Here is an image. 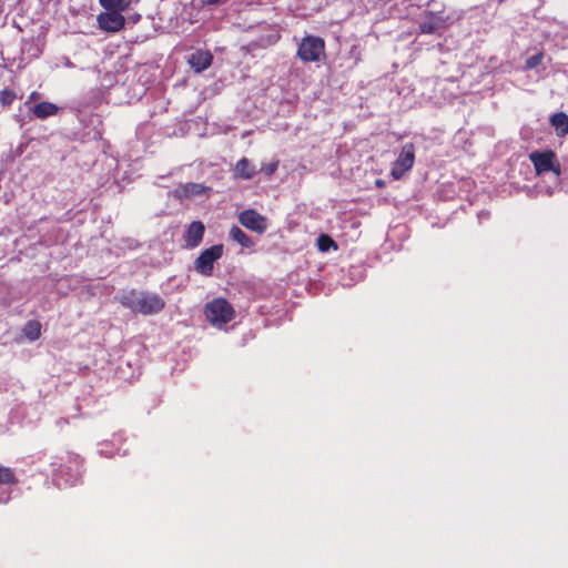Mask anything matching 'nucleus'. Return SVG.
<instances>
[{"instance_id":"1","label":"nucleus","mask_w":568,"mask_h":568,"mask_svg":"<svg viewBox=\"0 0 568 568\" xmlns=\"http://www.w3.org/2000/svg\"><path fill=\"white\" fill-rule=\"evenodd\" d=\"M119 301L122 306L131 310L134 314L153 315L165 307V301L160 295L135 290L122 295Z\"/></svg>"},{"instance_id":"2","label":"nucleus","mask_w":568,"mask_h":568,"mask_svg":"<svg viewBox=\"0 0 568 568\" xmlns=\"http://www.w3.org/2000/svg\"><path fill=\"white\" fill-rule=\"evenodd\" d=\"M205 316L212 325L221 327L234 318L235 311L225 298L216 297L205 305Z\"/></svg>"},{"instance_id":"3","label":"nucleus","mask_w":568,"mask_h":568,"mask_svg":"<svg viewBox=\"0 0 568 568\" xmlns=\"http://www.w3.org/2000/svg\"><path fill=\"white\" fill-rule=\"evenodd\" d=\"M450 23V17L446 16L444 11L425 10L419 14L417 19L418 29L420 33L424 34L439 33Z\"/></svg>"},{"instance_id":"4","label":"nucleus","mask_w":568,"mask_h":568,"mask_svg":"<svg viewBox=\"0 0 568 568\" xmlns=\"http://www.w3.org/2000/svg\"><path fill=\"white\" fill-rule=\"evenodd\" d=\"M297 58L307 62H318L325 57V41L315 36L304 37L297 45Z\"/></svg>"},{"instance_id":"5","label":"nucleus","mask_w":568,"mask_h":568,"mask_svg":"<svg viewBox=\"0 0 568 568\" xmlns=\"http://www.w3.org/2000/svg\"><path fill=\"white\" fill-rule=\"evenodd\" d=\"M223 245L216 244L203 250L194 261V270L204 276H211L214 268V262L221 258Z\"/></svg>"},{"instance_id":"6","label":"nucleus","mask_w":568,"mask_h":568,"mask_svg":"<svg viewBox=\"0 0 568 568\" xmlns=\"http://www.w3.org/2000/svg\"><path fill=\"white\" fill-rule=\"evenodd\" d=\"M415 161V149L412 143H406L402 146V150L392 166V178H402L408 172Z\"/></svg>"},{"instance_id":"7","label":"nucleus","mask_w":568,"mask_h":568,"mask_svg":"<svg viewBox=\"0 0 568 568\" xmlns=\"http://www.w3.org/2000/svg\"><path fill=\"white\" fill-rule=\"evenodd\" d=\"M536 174H542L552 171L556 175L560 174L559 165L555 164L556 155L552 151L532 152L529 155Z\"/></svg>"},{"instance_id":"8","label":"nucleus","mask_w":568,"mask_h":568,"mask_svg":"<svg viewBox=\"0 0 568 568\" xmlns=\"http://www.w3.org/2000/svg\"><path fill=\"white\" fill-rule=\"evenodd\" d=\"M240 223L258 234H262L267 229V220L262 214L257 213L255 210H245L239 215Z\"/></svg>"},{"instance_id":"9","label":"nucleus","mask_w":568,"mask_h":568,"mask_svg":"<svg viewBox=\"0 0 568 568\" xmlns=\"http://www.w3.org/2000/svg\"><path fill=\"white\" fill-rule=\"evenodd\" d=\"M125 19L122 11L110 9L98 16V23L100 28L108 32H116L124 26Z\"/></svg>"},{"instance_id":"10","label":"nucleus","mask_w":568,"mask_h":568,"mask_svg":"<svg viewBox=\"0 0 568 568\" xmlns=\"http://www.w3.org/2000/svg\"><path fill=\"white\" fill-rule=\"evenodd\" d=\"M205 233V225L201 221H193L189 224L183 239L185 246L187 248H195L197 247L204 236Z\"/></svg>"},{"instance_id":"11","label":"nucleus","mask_w":568,"mask_h":568,"mask_svg":"<svg viewBox=\"0 0 568 568\" xmlns=\"http://www.w3.org/2000/svg\"><path fill=\"white\" fill-rule=\"evenodd\" d=\"M212 59L209 51L197 50L190 54L187 62L195 72L200 73L211 65Z\"/></svg>"},{"instance_id":"12","label":"nucleus","mask_w":568,"mask_h":568,"mask_svg":"<svg viewBox=\"0 0 568 568\" xmlns=\"http://www.w3.org/2000/svg\"><path fill=\"white\" fill-rule=\"evenodd\" d=\"M204 191H205V186L203 184L189 182V183L184 184L183 186L176 189L174 191V196L179 200L192 199V197L203 194Z\"/></svg>"},{"instance_id":"13","label":"nucleus","mask_w":568,"mask_h":568,"mask_svg":"<svg viewBox=\"0 0 568 568\" xmlns=\"http://www.w3.org/2000/svg\"><path fill=\"white\" fill-rule=\"evenodd\" d=\"M235 178H254L257 175V168L252 165L246 158L241 159L234 168Z\"/></svg>"},{"instance_id":"14","label":"nucleus","mask_w":568,"mask_h":568,"mask_svg":"<svg viewBox=\"0 0 568 568\" xmlns=\"http://www.w3.org/2000/svg\"><path fill=\"white\" fill-rule=\"evenodd\" d=\"M58 111L59 108L51 102H40L32 108L33 115L41 120L55 115Z\"/></svg>"},{"instance_id":"15","label":"nucleus","mask_w":568,"mask_h":568,"mask_svg":"<svg viewBox=\"0 0 568 568\" xmlns=\"http://www.w3.org/2000/svg\"><path fill=\"white\" fill-rule=\"evenodd\" d=\"M550 124L558 135L568 134V115L564 112L555 113L550 116Z\"/></svg>"},{"instance_id":"16","label":"nucleus","mask_w":568,"mask_h":568,"mask_svg":"<svg viewBox=\"0 0 568 568\" xmlns=\"http://www.w3.org/2000/svg\"><path fill=\"white\" fill-rule=\"evenodd\" d=\"M41 323L36 320L28 321L23 326V335L30 342L37 341L41 336Z\"/></svg>"},{"instance_id":"17","label":"nucleus","mask_w":568,"mask_h":568,"mask_svg":"<svg viewBox=\"0 0 568 568\" xmlns=\"http://www.w3.org/2000/svg\"><path fill=\"white\" fill-rule=\"evenodd\" d=\"M230 236L243 247H252L254 244L252 239L236 225L231 227Z\"/></svg>"},{"instance_id":"18","label":"nucleus","mask_w":568,"mask_h":568,"mask_svg":"<svg viewBox=\"0 0 568 568\" xmlns=\"http://www.w3.org/2000/svg\"><path fill=\"white\" fill-rule=\"evenodd\" d=\"M221 165H227L225 161L222 163H212V162H201L199 166L201 168L200 174L203 175H215L217 173L224 172Z\"/></svg>"},{"instance_id":"19","label":"nucleus","mask_w":568,"mask_h":568,"mask_svg":"<svg viewBox=\"0 0 568 568\" xmlns=\"http://www.w3.org/2000/svg\"><path fill=\"white\" fill-rule=\"evenodd\" d=\"M99 1H100V4L105 10L114 9V10L124 11L129 8L132 0H99Z\"/></svg>"},{"instance_id":"20","label":"nucleus","mask_w":568,"mask_h":568,"mask_svg":"<svg viewBox=\"0 0 568 568\" xmlns=\"http://www.w3.org/2000/svg\"><path fill=\"white\" fill-rule=\"evenodd\" d=\"M17 483L18 478L16 477L14 471L10 467L0 466V484L12 486Z\"/></svg>"},{"instance_id":"21","label":"nucleus","mask_w":568,"mask_h":568,"mask_svg":"<svg viewBox=\"0 0 568 568\" xmlns=\"http://www.w3.org/2000/svg\"><path fill=\"white\" fill-rule=\"evenodd\" d=\"M318 250L322 252H327L331 247L336 248L337 245L333 241V239L326 234H321L317 239Z\"/></svg>"},{"instance_id":"22","label":"nucleus","mask_w":568,"mask_h":568,"mask_svg":"<svg viewBox=\"0 0 568 568\" xmlns=\"http://www.w3.org/2000/svg\"><path fill=\"white\" fill-rule=\"evenodd\" d=\"M278 166V161H271L268 163H262L260 168H257V175L263 174L265 176H271L275 173Z\"/></svg>"},{"instance_id":"23","label":"nucleus","mask_w":568,"mask_h":568,"mask_svg":"<svg viewBox=\"0 0 568 568\" xmlns=\"http://www.w3.org/2000/svg\"><path fill=\"white\" fill-rule=\"evenodd\" d=\"M544 59V53L542 52H539L537 54H534L531 57H529L527 60H526V69H535L537 68L541 61Z\"/></svg>"},{"instance_id":"24","label":"nucleus","mask_w":568,"mask_h":568,"mask_svg":"<svg viewBox=\"0 0 568 568\" xmlns=\"http://www.w3.org/2000/svg\"><path fill=\"white\" fill-rule=\"evenodd\" d=\"M385 185H386L385 180H375V186H376L377 189H382V187H384Z\"/></svg>"},{"instance_id":"25","label":"nucleus","mask_w":568,"mask_h":568,"mask_svg":"<svg viewBox=\"0 0 568 568\" xmlns=\"http://www.w3.org/2000/svg\"><path fill=\"white\" fill-rule=\"evenodd\" d=\"M37 95H38V93H37V92H32V93H31V95H30V100L36 99V98H37Z\"/></svg>"}]
</instances>
